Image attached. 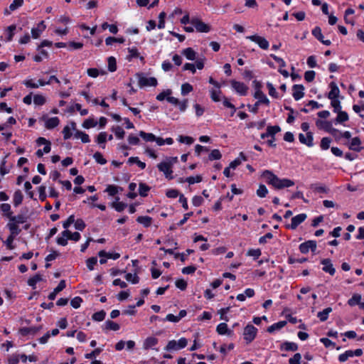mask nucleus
Here are the masks:
<instances>
[{"instance_id":"nucleus-19","label":"nucleus","mask_w":364,"mask_h":364,"mask_svg":"<svg viewBox=\"0 0 364 364\" xmlns=\"http://www.w3.org/2000/svg\"><path fill=\"white\" fill-rule=\"evenodd\" d=\"M329 87L331 90L328 95V97L330 100L338 99L340 95V90L336 82H332L330 83Z\"/></svg>"},{"instance_id":"nucleus-53","label":"nucleus","mask_w":364,"mask_h":364,"mask_svg":"<svg viewBox=\"0 0 364 364\" xmlns=\"http://www.w3.org/2000/svg\"><path fill=\"white\" fill-rule=\"evenodd\" d=\"M107 63H108V70L110 72H114L117 70L116 59L112 56L109 57L108 60H107Z\"/></svg>"},{"instance_id":"nucleus-12","label":"nucleus","mask_w":364,"mask_h":364,"mask_svg":"<svg viewBox=\"0 0 364 364\" xmlns=\"http://www.w3.org/2000/svg\"><path fill=\"white\" fill-rule=\"evenodd\" d=\"M299 140L301 144H305L309 147H312L314 146V136L311 132H307L306 134H299Z\"/></svg>"},{"instance_id":"nucleus-47","label":"nucleus","mask_w":364,"mask_h":364,"mask_svg":"<svg viewBox=\"0 0 364 364\" xmlns=\"http://www.w3.org/2000/svg\"><path fill=\"white\" fill-rule=\"evenodd\" d=\"M33 102L37 106H41L46 102V98L43 95H35L33 96Z\"/></svg>"},{"instance_id":"nucleus-45","label":"nucleus","mask_w":364,"mask_h":364,"mask_svg":"<svg viewBox=\"0 0 364 364\" xmlns=\"http://www.w3.org/2000/svg\"><path fill=\"white\" fill-rule=\"evenodd\" d=\"M105 330L117 331L119 329V325L112 321L107 320L105 324Z\"/></svg>"},{"instance_id":"nucleus-31","label":"nucleus","mask_w":364,"mask_h":364,"mask_svg":"<svg viewBox=\"0 0 364 364\" xmlns=\"http://www.w3.org/2000/svg\"><path fill=\"white\" fill-rule=\"evenodd\" d=\"M336 113H337V117L335 119L336 124H342L345 122L348 121L349 117L346 112L341 110Z\"/></svg>"},{"instance_id":"nucleus-7","label":"nucleus","mask_w":364,"mask_h":364,"mask_svg":"<svg viewBox=\"0 0 364 364\" xmlns=\"http://www.w3.org/2000/svg\"><path fill=\"white\" fill-rule=\"evenodd\" d=\"M191 23L194 26L196 31L200 33H208L210 31V26L203 22L198 18H192Z\"/></svg>"},{"instance_id":"nucleus-59","label":"nucleus","mask_w":364,"mask_h":364,"mask_svg":"<svg viewBox=\"0 0 364 364\" xmlns=\"http://www.w3.org/2000/svg\"><path fill=\"white\" fill-rule=\"evenodd\" d=\"M268 193V190L264 185H259L258 189L257 190V195L260 198H264Z\"/></svg>"},{"instance_id":"nucleus-32","label":"nucleus","mask_w":364,"mask_h":364,"mask_svg":"<svg viewBox=\"0 0 364 364\" xmlns=\"http://www.w3.org/2000/svg\"><path fill=\"white\" fill-rule=\"evenodd\" d=\"M41 327H29V328H22L19 330L20 333L22 336L27 335H35L38 331H39Z\"/></svg>"},{"instance_id":"nucleus-61","label":"nucleus","mask_w":364,"mask_h":364,"mask_svg":"<svg viewBox=\"0 0 364 364\" xmlns=\"http://www.w3.org/2000/svg\"><path fill=\"white\" fill-rule=\"evenodd\" d=\"M93 158L98 164L104 165L107 163V160L103 157L100 152H95L93 155Z\"/></svg>"},{"instance_id":"nucleus-63","label":"nucleus","mask_w":364,"mask_h":364,"mask_svg":"<svg viewBox=\"0 0 364 364\" xmlns=\"http://www.w3.org/2000/svg\"><path fill=\"white\" fill-rule=\"evenodd\" d=\"M267 87L268 88L269 95L271 97H274V98L279 97L276 89L274 88V87L273 86V85L271 82H267Z\"/></svg>"},{"instance_id":"nucleus-3","label":"nucleus","mask_w":364,"mask_h":364,"mask_svg":"<svg viewBox=\"0 0 364 364\" xmlns=\"http://www.w3.org/2000/svg\"><path fill=\"white\" fill-rule=\"evenodd\" d=\"M6 227L13 235H18L21 232L19 225L26 222V217L23 215H12L8 218Z\"/></svg>"},{"instance_id":"nucleus-35","label":"nucleus","mask_w":364,"mask_h":364,"mask_svg":"<svg viewBox=\"0 0 364 364\" xmlns=\"http://www.w3.org/2000/svg\"><path fill=\"white\" fill-rule=\"evenodd\" d=\"M100 257H105L107 259H117L119 258L120 255L117 252H106L104 250H101L98 252Z\"/></svg>"},{"instance_id":"nucleus-22","label":"nucleus","mask_w":364,"mask_h":364,"mask_svg":"<svg viewBox=\"0 0 364 364\" xmlns=\"http://www.w3.org/2000/svg\"><path fill=\"white\" fill-rule=\"evenodd\" d=\"M158 343V339L154 336L147 337L143 342V349L149 350Z\"/></svg>"},{"instance_id":"nucleus-55","label":"nucleus","mask_w":364,"mask_h":364,"mask_svg":"<svg viewBox=\"0 0 364 364\" xmlns=\"http://www.w3.org/2000/svg\"><path fill=\"white\" fill-rule=\"evenodd\" d=\"M171 93H172L171 90H170V89L166 90L163 92H160L156 96V100L159 101H163L164 99L167 100V97H169L171 95Z\"/></svg>"},{"instance_id":"nucleus-49","label":"nucleus","mask_w":364,"mask_h":364,"mask_svg":"<svg viewBox=\"0 0 364 364\" xmlns=\"http://www.w3.org/2000/svg\"><path fill=\"white\" fill-rule=\"evenodd\" d=\"M139 136L143 138L146 141H154L156 139V136L152 133H146L143 131L139 132Z\"/></svg>"},{"instance_id":"nucleus-27","label":"nucleus","mask_w":364,"mask_h":364,"mask_svg":"<svg viewBox=\"0 0 364 364\" xmlns=\"http://www.w3.org/2000/svg\"><path fill=\"white\" fill-rule=\"evenodd\" d=\"M110 206L116 211L122 212L126 208L127 204L123 202H120L119 198L117 197L115 198V200L110 204Z\"/></svg>"},{"instance_id":"nucleus-34","label":"nucleus","mask_w":364,"mask_h":364,"mask_svg":"<svg viewBox=\"0 0 364 364\" xmlns=\"http://www.w3.org/2000/svg\"><path fill=\"white\" fill-rule=\"evenodd\" d=\"M107 140V134L105 132H100L96 137V142L101 146L102 149L105 148V143Z\"/></svg>"},{"instance_id":"nucleus-36","label":"nucleus","mask_w":364,"mask_h":364,"mask_svg":"<svg viewBox=\"0 0 364 364\" xmlns=\"http://www.w3.org/2000/svg\"><path fill=\"white\" fill-rule=\"evenodd\" d=\"M182 54L189 60H194L196 58V53L191 48L183 50Z\"/></svg>"},{"instance_id":"nucleus-20","label":"nucleus","mask_w":364,"mask_h":364,"mask_svg":"<svg viewBox=\"0 0 364 364\" xmlns=\"http://www.w3.org/2000/svg\"><path fill=\"white\" fill-rule=\"evenodd\" d=\"M304 87L302 85H294L293 86L292 95L296 100H299L304 97Z\"/></svg>"},{"instance_id":"nucleus-38","label":"nucleus","mask_w":364,"mask_h":364,"mask_svg":"<svg viewBox=\"0 0 364 364\" xmlns=\"http://www.w3.org/2000/svg\"><path fill=\"white\" fill-rule=\"evenodd\" d=\"M75 137L80 139L82 143H89L90 141V136L87 134L79 130L75 132Z\"/></svg>"},{"instance_id":"nucleus-42","label":"nucleus","mask_w":364,"mask_h":364,"mask_svg":"<svg viewBox=\"0 0 364 364\" xmlns=\"http://www.w3.org/2000/svg\"><path fill=\"white\" fill-rule=\"evenodd\" d=\"M287 324L286 321H282L279 322H277L276 323L272 324V326H269L267 328V331L269 333H273L274 331L277 330H279L282 328L284 326H285Z\"/></svg>"},{"instance_id":"nucleus-58","label":"nucleus","mask_w":364,"mask_h":364,"mask_svg":"<svg viewBox=\"0 0 364 364\" xmlns=\"http://www.w3.org/2000/svg\"><path fill=\"white\" fill-rule=\"evenodd\" d=\"M222 157V154L220 151L218 149H213L211 151L210 155H209V160L213 161V160H218L220 159Z\"/></svg>"},{"instance_id":"nucleus-15","label":"nucleus","mask_w":364,"mask_h":364,"mask_svg":"<svg viewBox=\"0 0 364 364\" xmlns=\"http://www.w3.org/2000/svg\"><path fill=\"white\" fill-rule=\"evenodd\" d=\"M307 218L306 214L301 213L291 218V223L288 225L289 228L292 230L296 229L299 225L303 223Z\"/></svg>"},{"instance_id":"nucleus-14","label":"nucleus","mask_w":364,"mask_h":364,"mask_svg":"<svg viewBox=\"0 0 364 364\" xmlns=\"http://www.w3.org/2000/svg\"><path fill=\"white\" fill-rule=\"evenodd\" d=\"M316 249V243L314 240H309L307 242H303L299 245V250L301 253L306 254L311 250L314 252Z\"/></svg>"},{"instance_id":"nucleus-57","label":"nucleus","mask_w":364,"mask_h":364,"mask_svg":"<svg viewBox=\"0 0 364 364\" xmlns=\"http://www.w3.org/2000/svg\"><path fill=\"white\" fill-rule=\"evenodd\" d=\"M105 316H106L105 311L102 310V311L95 313L92 315V319L96 321H102L105 319Z\"/></svg>"},{"instance_id":"nucleus-13","label":"nucleus","mask_w":364,"mask_h":364,"mask_svg":"<svg viewBox=\"0 0 364 364\" xmlns=\"http://www.w3.org/2000/svg\"><path fill=\"white\" fill-rule=\"evenodd\" d=\"M46 25L45 24L43 21H41L38 23L36 27H33L31 28V36L34 39H38L43 32L46 30Z\"/></svg>"},{"instance_id":"nucleus-21","label":"nucleus","mask_w":364,"mask_h":364,"mask_svg":"<svg viewBox=\"0 0 364 364\" xmlns=\"http://www.w3.org/2000/svg\"><path fill=\"white\" fill-rule=\"evenodd\" d=\"M69 234L70 230H65L64 231H63L60 235H59L56 239L57 244L61 246L67 245L68 240H69Z\"/></svg>"},{"instance_id":"nucleus-46","label":"nucleus","mask_w":364,"mask_h":364,"mask_svg":"<svg viewBox=\"0 0 364 364\" xmlns=\"http://www.w3.org/2000/svg\"><path fill=\"white\" fill-rule=\"evenodd\" d=\"M97 124V121H95L93 118H88L83 122L82 126L85 129H90L96 127Z\"/></svg>"},{"instance_id":"nucleus-4","label":"nucleus","mask_w":364,"mask_h":364,"mask_svg":"<svg viewBox=\"0 0 364 364\" xmlns=\"http://www.w3.org/2000/svg\"><path fill=\"white\" fill-rule=\"evenodd\" d=\"M188 344V341L185 338H181L178 341L171 340L168 341L165 350L167 351L178 350L185 348Z\"/></svg>"},{"instance_id":"nucleus-62","label":"nucleus","mask_w":364,"mask_h":364,"mask_svg":"<svg viewBox=\"0 0 364 364\" xmlns=\"http://www.w3.org/2000/svg\"><path fill=\"white\" fill-rule=\"evenodd\" d=\"M353 357V353L351 350H346L344 353L341 354L338 356L340 362L343 363L346 361L349 358Z\"/></svg>"},{"instance_id":"nucleus-11","label":"nucleus","mask_w":364,"mask_h":364,"mask_svg":"<svg viewBox=\"0 0 364 364\" xmlns=\"http://www.w3.org/2000/svg\"><path fill=\"white\" fill-rule=\"evenodd\" d=\"M77 130V124L75 122H70L68 123L66 126L64 127L62 131L64 139L67 140L70 139L72 136L73 132L75 134Z\"/></svg>"},{"instance_id":"nucleus-44","label":"nucleus","mask_w":364,"mask_h":364,"mask_svg":"<svg viewBox=\"0 0 364 364\" xmlns=\"http://www.w3.org/2000/svg\"><path fill=\"white\" fill-rule=\"evenodd\" d=\"M361 301V295L358 294H355L353 296L348 299V304L350 306H353L355 305H359Z\"/></svg>"},{"instance_id":"nucleus-48","label":"nucleus","mask_w":364,"mask_h":364,"mask_svg":"<svg viewBox=\"0 0 364 364\" xmlns=\"http://www.w3.org/2000/svg\"><path fill=\"white\" fill-rule=\"evenodd\" d=\"M42 277L41 274H36L35 276H33V277L30 278L28 280V284L31 287H32L33 288H35L36 287V284L41 282L42 280Z\"/></svg>"},{"instance_id":"nucleus-8","label":"nucleus","mask_w":364,"mask_h":364,"mask_svg":"<svg viewBox=\"0 0 364 364\" xmlns=\"http://www.w3.org/2000/svg\"><path fill=\"white\" fill-rule=\"evenodd\" d=\"M246 38L251 41L252 42L255 43L260 48L263 50H267L269 48V43L264 37L255 34L247 36Z\"/></svg>"},{"instance_id":"nucleus-56","label":"nucleus","mask_w":364,"mask_h":364,"mask_svg":"<svg viewBox=\"0 0 364 364\" xmlns=\"http://www.w3.org/2000/svg\"><path fill=\"white\" fill-rule=\"evenodd\" d=\"M124 42V38H116L114 37H108L105 39V43L107 46H112L114 43H123Z\"/></svg>"},{"instance_id":"nucleus-10","label":"nucleus","mask_w":364,"mask_h":364,"mask_svg":"<svg viewBox=\"0 0 364 364\" xmlns=\"http://www.w3.org/2000/svg\"><path fill=\"white\" fill-rule=\"evenodd\" d=\"M232 89L240 95H246L248 90V87L242 82L232 80L230 81Z\"/></svg>"},{"instance_id":"nucleus-1","label":"nucleus","mask_w":364,"mask_h":364,"mask_svg":"<svg viewBox=\"0 0 364 364\" xmlns=\"http://www.w3.org/2000/svg\"><path fill=\"white\" fill-rule=\"evenodd\" d=\"M262 176L268 184L272 185L276 189L289 188L295 184L294 181L289 178H280L269 170L264 171Z\"/></svg>"},{"instance_id":"nucleus-26","label":"nucleus","mask_w":364,"mask_h":364,"mask_svg":"<svg viewBox=\"0 0 364 364\" xmlns=\"http://www.w3.org/2000/svg\"><path fill=\"white\" fill-rule=\"evenodd\" d=\"M23 4V0H14L10 4L9 9H6L4 14L9 15L11 11H14L21 7Z\"/></svg>"},{"instance_id":"nucleus-54","label":"nucleus","mask_w":364,"mask_h":364,"mask_svg":"<svg viewBox=\"0 0 364 364\" xmlns=\"http://www.w3.org/2000/svg\"><path fill=\"white\" fill-rule=\"evenodd\" d=\"M119 188L114 186V185H109L105 189V191L111 196H114L116 194L118 193Z\"/></svg>"},{"instance_id":"nucleus-50","label":"nucleus","mask_w":364,"mask_h":364,"mask_svg":"<svg viewBox=\"0 0 364 364\" xmlns=\"http://www.w3.org/2000/svg\"><path fill=\"white\" fill-rule=\"evenodd\" d=\"M202 181V177L199 175L196 176H190L186 178L185 180H181V182L186 181L189 184H193L196 183H200Z\"/></svg>"},{"instance_id":"nucleus-51","label":"nucleus","mask_w":364,"mask_h":364,"mask_svg":"<svg viewBox=\"0 0 364 364\" xmlns=\"http://www.w3.org/2000/svg\"><path fill=\"white\" fill-rule=\"evenodd\" d=\"M181 95L185 96L187 94H188L189 92L193 91V86L188 82L183 83L181 85Z\"/></svg>"},{"instance_id":"nucleus-30","label":"nucleus","mask_w":364,"mask_h":364,"mask_svg":"<svg viewBox=\"0 0 364 364\" xmlns=\"http://www.w3.org/2000/svg\"><path fill=\"white\" fill-rule=\"evenodd\" d=\"M210 98L213 102H220L223 97L222 92L218 88H213L210 90Z\"/></svg>"},{"instance_id":"nucleus-6","label":"nucleus","mask_w":364,"mask_h":364,"mask_svg":"<svg viewBox=\"0 0 364 364\" xmlns=\"http://www.w3.org/2000/svg\"><path fill=\"white\" fill-rule=\"evenodd\" d=\"M257 333V329L252 324H248L244 328L243 336L247 343H251Z\"/></svg>"},{"instance_id":"nucleus-39","label":"nucleus","mask_w":364,"mask_h":364,"mask_svg":"<svg viewBox=\"0 0 364 364\" xmlns=\"http://www.w3.org/2000/svg\"><path fill=\"white\" fill-rule=\"evenodd\" d=\"M136 221L147 228L151 225L152 218L149 216H139Z\"/></svg>"},{"instance_id":"nucleus-41","label":"nucleus","mask_w":364,"mask_h":364,"mask_svg":"<svg viewBox=\"0 0 364 364\" xmlns=\"http://www.w3.org/2000/svg\"><path fill=\"white\" fill-rule=\"evenodd\" d=\"M281 348L287 351H296L298 349V346L295 343L287 341L282 343Z\"/></svg>"},{"instance_id":"nucleus-29","label":"nucleus","mask_w":364,"mask_h":364,"mask_svg":"<svg viewBox=\"0 0 364 364\" xmlns=\"http://www.w3.org/2000/svg\"><path fill=\"white\" fill-rule=\"evenodd\" d=\"M348 147L353 151H360L362 149L360 139L358 137L353 138Z\"/></svg>"},{"instance_id":"nucleus-2","label":"nucleus","mask_w":364,"mask_h":364,"mask_svg":"<svg viewBox=\"0 0 364 364\" xmlns=\"http://www.w3.org/2000/svg\"><path fill=\"white\" fill-rule=\"evenodd\" d=\"M178 162L177 156H166L162 161L157 164L159 171L162 172L166 178L171 180L173 176V166Z\"/></svg>"},{"instance_id":"nucleus-16","label":"nucleus","mask_w":364,"mask_h":364,"mask_svg":"<svg viewBox=\"0 0 364 364\" xmlns=\"http://www.w3.org/2000/svg\"><path fill=\"white\" fill-rule=\"evenodd\" d=\"M44 126L48 129H52L58 127L60 124L58 117H43Z\"/></svg>"},{"instance_id":"nucleus-25","label":"nucleus","mask_w":364,"mask_h":364,"mask_svg":"<svg viewBox=\"0 0 364 364\" xmlns=\"http://www.w3.org/2000/svg\"><path fill=\"white\" fill-rule=\"evenodd\" d=\"M65 288V280H61L58 285L54 289L53 291L51 292L49 295H48V299L50 300H53L55 299L56 295L60 292L62 290H63Z\"/></svg>"},{"instance_id":"nucleus-60","label":"nucleus","mask_w":364,"mask_h":364,"mask_svg":"<svg viewBox=\"0 0 364 364\" xmlns=\"http://www.w3.org/2000/svg\"><path fill=\"white\" fill-rule=\"evenodd\" d=\"M331 105L333 107L334 112H338L342 109L341 102L338 99L331 100Z\"/></svg>"},{"instance_id":"nucleus-5","label":"nucleus","mask_w":364,"mask_h":364,"mask_svg":"<svg viewBox=\"0 0 364 364\" xmlns=\"http://www.w3.org/2000/svg\"><path fill=\"white\" fill-rule=\"evenodd\" d=\"M138 84L140 87H156L158 84L156 78L154 77H146L143 74L138 75Z\"/></svg>"},{"instance_id":"nucleus-33","label":"nucleus","mask_w":364,"mask_h":364,"mask_svg":"<svg viewBox=\"0 0 364 364\" xmlns=\"http://www.w3.org/2000/svg\"><path fill=\"white\" fill-rule=\"evenodd\" d=\"M0 210L2 212L3 215L7 218L12 216L13 212L11 211V207L9 203H2L0 205Z\"/></svg>"},{"instance_id":"nucleus-17","label":"nucleus","mask_w":364,"mask_h":364,"mask_svg":"<svg viewBox=\"0 0 364 364\" xmlns=\"http://www.w3.org/2000/svg\"><path fill=\"white\" fill-rule=\"evenodd\" d=\"M321 263L323 264V271L330 274L331 275H334L336 272V269L333 267V265L329 259H323L321 261Z\"/></svg>"},{"instance_id":"nucleus-24","label":"nucleus","mask_w":364,"mask_h":364,"mask_svg":"<svg viewBox=\"0 0 364 364\" xmlns=\"http://www.w3.org/2000/svg\"><path fill=\"white\" fill-rule=\"evenodd\" d=\"M247 161V157L242 152H240L239 156L230 163L229 167L231 169H235L242 161Z\"/></svg>"},{"instance_id":"nucleus-23","label":"nucleus","mask_w":364,"mask_h":364,"mask_svg":"<svg viewBox=\"0 0 364 364\" xmlns=\"http://www.w3.org/2000/svg\"><path fill=\"white\" fill-rule=\"evenodd\" d=\"M255 98L257 99V102L259 104L269 105V100L267 96L260 90H257L254 94Z\"/></svg>"},{"instance_id":"nucleus-28","label":"nucleus","mask_w":364,"mask_h":364,"mask_svg":"<svg viewBox=\"0 0 364 364\" xmlns=\"http://www.w3.org/2000/svg\"><path fill=\"white\" fill-rule=\"evenodd\" d=\"M216 331L220 335H228L231 336L232 331L228 328V325L225 323H220L218 325Z\"/></svg>"},{"instance_id":"nucleus-52","label":"nucleus","mask_w":364,"mask_h":364,"mask_svg":"<svg viewBox=\"0 0 364 364\" xmlns=\"http://www.w3.org/2000/svg\"><path fill=\"white\" fill-rule=\"evenodd\" d=\"M150 188L145 183H141L139 186V193L141 196H146Z\"/></svg>"},{"instance_id":"nucleus-64","label":"nucleus","mask_w":364,"mask_h":364,"mask_svg":"<svg viewBox=\"0 0 364 364\" xmlns=\"http://www.w3.org/2000/svg\"><path fill=\"white\" fill-rule=\"evenodd\" d=\"M301 355L299 353L294 355L292 358L289 360V364H301Z\"/></svg>"},{"instance_id":"nucleus-37","label":"nucleus","mask_w":364,"mask_h":364,"mask_svg":"<svg viewBox=\"0 0 364 364\" xmlns=\"http://www.w3.org/2000/svg\"><path fill=\"white\" fill-rule=\"evenodd\" d=\"M23 201V194L20 190L14 192L13 196V203L15 207L18 206Z\"/></svg>"},{"instance_id":"nucleus-40","label":"nucleus","mask_w":364,"mask_h":364,"mask_svg":"<svg viewBox=\"0 0 364 364\" xmlns=\"http://www.w3.org/2000/svg\"><path fill=\"white\" fill-rule=\"evenodd\" d=\"M332 311V308L328 307L323 309L322 311H319L317 314V317L321 321H325L328 319L329 314Z\"/></svg>"},{"instance_id":"nucleus-18","label":"nucleus","mask_w":364,"mask_h":364,"mask_svg":"<svg viewBox=\"0 0 364 364\" xmlns=\"http://www.w3.org/2000/svg\"><path fill=\"white\" fill-rule=\"evenodd\" d=\"M312 34L316 38H317L318 41H320L323 44L326 46L331 45V42L330 40H324L323 36L321 33V29L320 27H316L312 31Z\"/></svg>"},{"instance_id":"nucleus-9","label":"nucleus","mask_w":364,"mask_h":364,"mask_svg":"<svg viewBox=\"0 0 364 364\" xmlns=\"http://www.w3.org/2000/svg\"><path fill=\"white\" fill-rule=\"evenodd\" d=\"M316 125L319 129H323L331 134H335L338 132V130L333 128L331 122L329 121L317 119L316 121Z\"/></svg>"},{"instance_id":"nucleus-43","label":"nucleus","mask_w":364,"mask_h":364,"mask_svg":"<svg viewBox=\"0 0 364 364\" xmlns=\"http://www.w3.org/2000/svg\"><path fill=\"white\" fill-rule=\"evenodd\" d=\"M87 75L91 77H97L100 75H105L106 72L105 70H100L97 68H89L87 70Z\"/></svg>"}]
</instances>
